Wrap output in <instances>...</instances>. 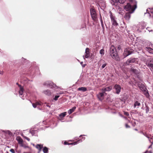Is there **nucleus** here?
I'll use <instances>...</instances> for the list:
<instances>
[{
	"label": "nucleus",
	"mask_w": 153,
	"mask_h": 153,
	"mask_svg": "<svg viewBox=\"0 0 153 153\" xmlns=\"http://www.w3.org/2000/svg\"><path fill=\"white\" fill-rule=\"evenodd\" d=\"M111 20L112 23L113 25L116 26L118 25L116 20L114 16H111Z\"/></svg>",
	"instance_id": "11"
},
{
	"label": "nucleus",
	"mask_w": 153,
	"mask_h": 153,
	"mask_svg": "<svg viewBox=\"0 0 153 153\" xmlns=\"http://www.w3.org/2000/svg\"><path fill=\"white\" fill-rule=\"evenodd\" d=\"M148 66L151 70H153V59L150 60V62L148 64Z\"/></svg>",
	"instance_id": "24"
},
{
	"label": "nucleus",
	"mask_w": 153,
	"mask_h": 153,
	"mask_svg": "<svg viewBox=\"0 0 153 153\" xmlns=\"http://www.w3.org/2000/svg\"><path fill=\"white\" fill-rule=\"evenodd\" d=\"M82 141V140L79 139V140H77L76 141H75V142H74V143H68V142H64V144L65 145H76V144L79 143L81 142Z\"/></svg>",
	"instance_id": "10"
},
{
	"label": "nucleus",
	"mask_w": 153,
	"mask_h": 153,
	"mask_svg": "<svg viewBox=\"0 0 153 153\" xmlns=\"http://www.w3.org/2000/svg\"><path fill=\"white\" fill-rule=\"evenodd\" d=\"M10 151L11 153H16V152L15 151V150L13 149H10Z\"/></svg>",
	"instance_id": "37"
},
{
	"label": "nucleus",
	"mask_w": 153,
	"mask_h": 153,
	"mask_svg": "<svg viewBox=\"0 0 153 153\" xmlns=\"http://www.w3.org/2000/svg\"><path fill=\"white\" fill-rule=\"evenodd\" d=\"M145 49L149 53L153 54V49L149 47H145Z\"/></svg>",
	"instance_id": "22"
},
{
	"label": "nucleus",
	"mask_w": 153,
	"mask_h": 153,
	"mask_svg": "<svg viewBox=\"0 0 153 153\" xmlns=\"http://www.w3.org/2000/svg\"><path fill=\"white\" fill-rule=\"evenodd\" d=\"M16 140L18 142L19 144H23V140L20 137H17L16 138Z\"/></svg>",
	"instance_id": "25"
},
{
	"label": "nucleus",
	"mask_w": 153,
	"mask_h": 153,
	"mask_svg": "<svg viewBox=\"0 0 153 153\" xmlns=\"http://www.w3.org/2000/svg\"><path fill=\"white\" fill-rule=\"evenodd\" d=\"M124 114L127 116H128L129 115V114L128 112H124Z\"/></svg>",
	"instance_id": "41"
},
{
	"label": "nucleus",
	"mask_w": 153,
	"mask_h": 153,
	"mask_svg": "<svg viewBox=\"0 0 153 153\" xmlns=\"http://www.w3.org/2000/svg\"><path fill=\"white\" fill-rule=\"evenodd\" d=\"M138 62V59L137 58H131L127 60L126 62V64L127 65H129L130 63H137Z\"/></svg>",
	"instance_id": "6"
},
{
	"label": "nucleus",
	"mask_w": 153,
	"mask_h": 153,
	"mask_svg": "<svg viewBox=\"0 0 153 153\" xmlns=\"http://www.w3.org/2000/svg\"><path fill=\"white\" fill-rule=\"evenodd\" d=\"M144 135L146 136V137H147L149 139V141L150 142H151V139H152V138H150V137H149V135H147L146 134H144Z\"/></svg>",
	"instance_id": "35"
},
{
	"label": "nucleus",
	"mask_w": 153,
	"mask_h": 153,
	"mask_svg": "<svg viewBox=\"0 0 153 153\" xmlns=\"http://www.w3.org/2000/svg\"><path fill=\"white\" fill-rule=\"evenodd\" d=\"M119 10H121V8H119Z\"/></svg>",
	"instance_id": "50"
},
{
	"label": "nucleus",
	"mask_w": 153,
	"mask_h": 153,
	"mask_svg": "<svg viewBox=\"0 0 153 153\" xmlns=\"http://www.w3.org/2000/svg\"><path fill=\"white\" fill-rule=\"evenodd\" d=\"M76 108V107H73L71 109H69L68 111V113L70 114L73 112Z\"/></svg>",
	"instance_id": "28"
},
{
	"label": "nucleus",
	"mask_w": 153,
	"mask_h": 153,
	"mask_svg": "<svg viewBox=\"0 0 153 153\" xmlns=\"http://www.w3.org/2000/svg\"><path fill=\"white\" fill-rule=\"evenodd\" d=\"M82 139H83V140H84V139H85V137H82Z\"/></svg>",
	"instance_id": "49"
},
{
	"label": "nucleus",
	"mask_w": 153,
	"mask_h": 153,
	"mask_svg": "<svg viewBox=\"0 0 153 153\" xmlns=\"http://www.w3.org/2000/svg\"><path fill=\"white\" fill-rule=\"evenodd\" d=\"M3 74L2 71H0V74Z\"/></svg>",
	"instance_id": "47"
},
{
	"label": "nucleus",
	"mask_w": 153,
	"mask_h": 153,
	"mask_svg": "<svg viewBox=\"0 0 153 153\" xmlns=\"http://www.w3.org/2000/svg\"><path fill=\"white\" fill-rule=\"evenodd\" d=\"M53 84V82L50 81H47L44 83V85L49 87H51Z\"/></svg>",
	"instance_id": "15"
},
{
	"label": "nucleus",
	"mask_w": 153,
	"mask_h": 153,
	"mask_svg": "<svg viewBox=\"0 0 153 153\" xmlns=\"http://www.w3.org/2000/svg\"><path fill=\"white\" fill-rule=\"evenodd\" d=\"M126 0H119V1L120 4H123L126 1Z\"/></svg>",
	"instance_id": "34"
},
{
	"label": "nucleus",
	"mask_w": 153,
	"mask_h": 153,
	"mask_svg": "<svg viewBox=\"0 0 153 153\" xmlns=\"http://www.w3.org/2000/svg\"><path fill=\"white\" fill-rule=\"evenodd\" d=\"M42 150L44 153H48V149L46 147H44L43 148Z\"/></svg>",
	"instance_id": "29"
},
{
	"label": "nucleus",
	"mask_w": 153,
	"mask_h": 153,
	"mask_svg": "<svg viewBox=\"0 0 153 153\" xmlns=\"http://www.w3.org/2000/svg\"><path fill=\"white\" fill-rule=\"evenodd\" d=\"M35 147L40 152L41 151L42 148H43V145L42 144H37L35 146Z\"/></svg>",
	"instance_id": "20"
},
{
	"label": "nucleus",
	"mask_w": 153,
	"mask_h": 153,
	"mask_svg": "<svg viewBox=\"0 0 153 153\" xmlns=\"http://www.w3.org/2000/svg\"><path fill=\"white\" fill-rule=\"evenodd\" d=\"M43 92L45 94L48 96H49L51 94V92L48 90L44 91Z\"/></svg>",
	"instance_id": "23"
},
{
	"label": "nucleus",
	"mask_w": 153,
	"mask_h": 153,
	"mask_svg": "<svg viewBox=\"0 0 153 153\" xmlns=\"http://www.w3.org/2000/svg\"><path fill=\"white\" fill-rule=\"evenodd\" d=\"M144 92V94L147 97H148L149 96V94L148 92H146H146Z\"/></svg>",
	"instance_id": "36"
},
{
	"label": "nucleus",
	"mask_w": 153,
	"mask_h": 153,
	"mask_svg": "<svg viewBox=\"0 0 153 153\" xmlns=\"http://www.w3.org/2000/svg\"><path fill=\"white\" fill-rule=\"evenodd\" d=\"M54 100H57V95H56L55 96Z\"/></svg>",
	"instance_id": "43"
},
{
	"label": "nucleus",
	"mask_w": 153,
	"mask_h": 153,
	"mask_svg": "<svg viewBox=\"0 0 153 153\" xmlns=\"http://www.w3.org/2000/svg\"><path fill=\"white\" fill-rule=\"evenodd\" d=\"M105 92H103L102 91V92L99 93L97 94V97L100 100H102L104 98V94Z\"/></svg>",
	"instance_id": "14"
},
{
	"label": "nucleus",
	"mask_w": 153,
	"mask_h": 153,
	"mask_svg": "<svg viewBox=\"0 0 153 153\" xmlns=\"http://www.w3.org/2000/svg\"><path fill=\"white\" fill-rule=\"evenodd\" d=\"M85 56H83V57L84 59H85V58H88L90 56V53L89 51V49L88 48H86L85 49Z\"/></svg>",
	"instance_id": "13"
},
{
	"label": "nucleus",
	"mask_w": 153,
	"mask_h": 153,
	"mask_svg": "<svg viewBox=\"0 0 153 153\" xmlns=\"http://www.w3.org/2000/svg\"><path fill=\"white\" fill-rule=\"evenodd\" d=\"M131 71L132 73H133L135 74H137L139 73V72L138 70L133 68H131Z\"/></svg>",
	"instance_id": "27"
},
{
	"label": "nucleus",
	"mask_w": 153,
	"mask_h": 153,
	"mask_svg": "<svg viewBox=\"0 0 153 153\" xmlns=\"http://www.w3.org/2000/svg\"><path fill=\"white\" fill-rule=\"evenodd\" d=\"M100 53L102 56L104 54V51L103 49H101L100 51Z\"/></svg>",
	"instance_id": "32"
},
{
	"label": "nucleus",
	"mask_w": 153,
	"mask_h": 153,
	"mask_svg": "<svg viewBox=\"0 0 153 153\" xmlns=\"http://www.w3.org/2000/svg\"><path fill=\"white\" fill-rule=\"evenodd\" d=\"M22 82H24V84H26L29 83V82H32V80H30L28 79L26 77H25L22 79Z\"/></svg>",
	"instance_id": "21"
},
{
	"label": "nucleus",
	"mask_w": 153,
	"mask_h": 153,
	"mask_svg": "<svg viewBox=\"0 0 153 153\" xmlns=\"http://www.w3.org/2000/svg\"><path fill=\"white\" fill-rule=\"evenodd\" d=\"M146 29L148 30L150 32V31H152V30H150V28L149 27H147V28H146Z\"/></svg>",
	"instance_id": "44"
},
{
	"label": "nucleus",
	"mask_w": 153,
	"mask_h": 153,
	"mask_svg": "<svg viewBox=\"0 0 153 153\" xmlns=\"http://www.w3.org/2000/svg\"><path fill=\"white\" fill-rule=\"evenodd\" d=\"M97 4L102 9L105 7V2L104 0H94Z\"/></svg>",
	"instance_id": "3"
},
{
	"label": "nucleus",
	"mask_w": 153,
	"mask_h": 153,
	"mask_svg": "<svg viewBox=\"0 0 153 153\" xmlns=\"http://www.w3.org/2000/svg\"><path fill=\"white\" fill-rule=\"evenodd\" d=\"M30 133L31 134L32 136H36L38 132V130L36 128L31 129L30 131Z\"/></svg>",
	"instance_id": "8"
},
{
	"label": "nucleus",
	"mask_w": 153,
	"mask_h": 153,
	"mask_svg": "<svg viewBox=\"0 0 153 153\" xmlns=\"http://www.w3.org/2000/svg\"><path fill=\"white\" fill-rule=\"evenodd\" d=\"M140 105V103L139 102H138L137 101H136L134 103V108H136L137 106H139Z\"/></svg>",
	"instance_id": "31"
},
{
	"label": "nucleus",
	"mask_w": 153,
	"mask_h": 153,
	"mask_svg": "<svg viewBox=\"0 0 153 153\" xmlns=\"http://www.w3.org/2000/svg\"><path fill=\"white\" fill-rule=\"evenodd\" d=\"M107 64V63L105 62H104L103 63V64L102 65V67H101V68H102V69L103 68H104L105 67V66Z\"/></svg>",
	"instance_id": "33"
},
{
	"label": "nucleus",
	"mask_w": 153,
	"mask_h": 153,
	"mask_svg": "<svg viewBox=\"0 0 153 153\" xmlns=\"http://www.w3.org/2000/svg\"><path fill=\"white\" fill-rule=\"evenodd\" d=\"M87 90V88L85 87H81L78 89V90L82 91L83 92H85Z\"/></svg>",
	"instance_id": "26"
},
{
	"label": "nucleus",
	"mask_w": 153,
	"mask_h": 153,
	"mask_svg": "<svg viewBox=\"0 0 153 153\" xmlns=\"http://www.w3.org/2000/svg\"><path fill=\"white\" fill-rule=\"evenodd\" d=\"M130 14L129 13H126L125 18L126 19H129L130 17Z\"/></svg>",
	"instance_id": "30"
},
{
	"label": "nucleus",
	"mask_w": 153,
	"mask_h": 153,
	"mask_svg": "<svg viewBox=\"0 0 153 153\" xmlns=\"http://www.w3.org/2000/svg\"><path fill=\"white\" fill-rule=\"evenodd\" d=\"M132 52H133L132 51H130L128 49L125 50L124 53V55L125 57H126L131 54Z\"/></svg>",
	"instance_id": "12"
},
{
	"label": "nucleus",
	"mask_w": 153,
	"mask_h": 153,
	"mask_svg": "<svg viewBox=\"0 0 153 153\" xmlns=\"http://www.w3.org/2000/svg\"><path fill=\"white\" fill-rule=\"evenodd\" d=\"M130 3H128L124 7L126 11H128L130 13H132L137 8V2L135 0H129Z\"/></svg>",
	"instance_id": "1"
},
{
	"label": "nucleus",
	"mask_w": 153,
	"mask_h": 153,
	"mask_svg": "<svg viewBox=\"0 0 153 153\" xmlns=\"http://www.w3.org/2000/svg\"><path fill=\"white\" fill-rule=\"evenodd\" d=\"M36 105L37 106V105H39V106H42L41 108H38V109L39 110H42L44 109V108H45V107H44L45 106H47L49 108H50L51 106L48 105V104L46 103L45 102L44 103V104L45 105H44L43 106H42V105H43V103L42 102L40 101H36Z\"/></svg>",
	"instance_id": "4"
},
{
	"label": "nucleus",
	"mask_w": 153,
	"mask_h": 153,
	"mask_svg": "<svg viewBox=\"0 0 153 153\" xmlns=\"http://www.w3.org/2000/svg\"><path fill=\"white\" fill-rule=\"evenodd\" d=\"M24 137L25 139H26L28 141H30V139L28 138V137H26V136H24Z\"/></svg>",
	"instance_id": "40"
},
{
	"label": "nucleus",
	"mask_w": 153,
	"mask_h": 153,
	"mask_svg": "<svg viewBox=\"0 0 153 153\" xmlns=\"http://www.w3.org/2000/svg\"><path fill=\"white\" fill-rule=\"evenodd\" d=\"M152 9H153V8H152V9H151V10H152Z\"/></svg>",
	"instance_id": "52"
},
{
	"label": "nucleus",
	"mask_w": 153,
	"mask_h": 153,
	"mask_svg": "<svg viewBox=\"0 0 153 153\" xmlns=\"http://www.w3.org/2000/svg\"><path fill=\"white\" fill-rule=\"evenodd\" d=\"M22 60H25V61H27V60H26V59H25L24 58H22Z\"/></svg>",
	"instance_id": "48"
},
{
	"label": "nucleus",
	"mask_w": 153,
	"mask_h": 153,
	"mask_svg": "<svg viewBox=\"0 0 153 153\" xmlns=\"http://www.w3.org/2000/svg\"><path fill=\"white\" fill-rule=\"evenodd\" d=\"M59 96H58V98H59Z\"/></svg>",
	"instance_id": "53"
},
{
	"label": "nucleus",
	"mask_w": 153,
	"mask_h": 153,
	"mask_svg": "<svg viewBox=\"0 0 153 153\" xmlns=\"http://www.w3.org/2000/svg\"><path fill=\"white\" fill-rule=\"evenodd\" d=\"M153 144V142H152V144L150 146H149V148H152V145Z\"/></svg>",
	"instance_id": "46"
},
{
	"label": "nucleus",
	"mask_w": 153,
	"mask_h": 153,
	"mask_svg": "<svg viewBox=\"0 0 153 153\" xmlns=\"http://www.w3.org/2000/svg\"><path fill=\"white\" fill-rule=\"evenodd\" d=\"M67 112H64L61 113L59 115V117H58V119L60 120H62L63 119V118L66 115Z\"/></svg>",
	"instance_id": "18"
},
{
	"label": "nucleus",
	"mask_w": 153,
	"mask_h": 153,
	"mask_svg": "<svg viewBox=\"0 0 153 153\" xmlns=\"http://www.w3.org/2000/svg\"><path fill=\"white\" fill-rule=\"evenodd\" d=\"M146 24L144 22L141 23L138 25V27L140 30H142L144 29L146 27Z\"/></svg>",
	"instance_id": "17"
},
{
	"label": "nucleus",
	"mask_w": 153,
	"mask_h": 153,
	"mask_svg": "<svg viewBox=\"0 0 153 153\" xmlns=\"http://www.w3.org/2000/svg\"><path fill=\"white\" fill-rule=\"evenodd\" d=\"M110 53L112 58L116 60H118V56L116 50L114 46L112 45L110 49Z\"/></svg>",
	"instance_id": "2"
},
{
	"label": "nucleus",
	"mask_w": 153,
	"mask_h": 153,
	"mask_svg": "<svg viewBox=\"0 0 153 153\" xmlns=\"http://www.w3.org/2000/svg\"><path fill=\"white\" fill-rule=\"evenodd\" d=\"M126 128H129L130 127L127 124H126Z\"/></svg>",
	"instance_id": "45"
},
{
	"label": "nucleus",
	"mask_w": 153,
	"mask_h": 153,
	"mask_svg": "<svg viewBox=\"0 0 153 153\" xmlns=\"http://www.w3.org/2000/svg\"><path fill=\"white\" fill-rule=\"evenodd\" d=\"M80 64L83 67H84L85 66V64H83V62H80Z\"/></svg>",
	"instance_id": "39"
},
{
	"label": "nucleus",
	"mask_w": 153,
	"mask_h": 153,
	"mask_svg": "<svg viewBox=\"0 0 153 153\" xmlns=\"http://www.w3.org/2000/svg\"><path fill=\"white\" fill-rule=\"evenodd\" d=\"M112 89V87L110 86L106 87L102 89V91L103 92H105L106 91H109L111 90Z\"/></svg>",
	"instance_id": "19"
},
{
	"label": "nucleus",
	"mask_w": 153,
	"mask_h": 153,
	"mask_svg": "<svg viewBox=\"0 0 153 153\" xmlns=\"http://www.w3.org/2000/svg\"><path fill=\"white\" fill-rule=\"evenodd\" d=\"M90 13L92 19L94 21H96L97 19V17L96 12L94 8H91L90 9Z\"/></svg>",
	"instance_id": "5"
},
{
	"label": "nucleus",
	"mask_w": 153,
	"mask_h": 153,
	"mask_svg": "<svg viewBox=\"0 0 153 153\" xmlns=\"http://www.w3.org/2000/svg\"><path fill=\"white\" fill-rule=\"evenodd\" d=\"M33 106L34 108H36V107L37 105L36 104V102L35 103H32Z\"/></svg>",
	"instance_id": "38"
},
{
	"label": "nucleus",
	"mask_w": 153,
	"mask_h": 153,
	"mask_svg": "<svg viewBox=\"0 0 153 153\" xmlns=\"http://www.w3.org/2000/svg\"><path fill=\"white\" fill-rule=\"evenodd\" d=\"M137 85L138 87L143 92H146V90H147V89L143 84L139 83H138Z\"/></svg>",
	"instance_id": "9"
},
{
	"label": "nucleus",
	"mask_w": 153,
	"mask_h": 153,
	"mask_svg": "<svg viewBox=\"0 0 153 153\" xmlns=\"http://www.w3.org/2000/svg\"><path fill=\"white\" fill-rule=\"evenodd\" d=\"M114 88L116 91L117 94H119L120 92V86L119 85H116L114 86Z\"/></svg>",
	"instance_id": "16"
},
{
	"label": "nucleus",
	"mask_w": 153,
	"mask_h": 153,
	"mask_svg": "<svg viewBox=\"0 0 153 153\" xmlns=\"http://www.w3.org/2000/svg\"><path fill=\"white\" fill-rule=\"evenodd\" d=\"M16 84L18 85L19 87V94L20 96V97L22 98L24 100V98H23L22 96L23 94V92H24V88L22 86L20 85H19L18 84V83H16Z\"/></svg>",
	"instance_id": "7"
},
{
	"label": "nucleus",
	"mask_w": 153,
	"mask_h": 153,
	"mask_svg": "<svg viewBox=\"0 0 153 153\" xmlns=\"http://www.w3.org/2000/svg\"><path fill=\"white\" fill-rule=\"evenodd\" d=\"M124 118H125V119H126V118L125 117H123Z\"/></svg>",
	"instance_id": "51"
},
{
	"label": "nucleus",
	"mask_w": 153,
	"mask_h": 153,
	"mask_svg": "<svg viewBox=\"0 0 153 153\" xmlns=\"http://www.w3.org/2000/svg\"><path fill=\"white\" fill-rule=\"evenodd\" d=\"M113 2L115 3H117L118 2L119 0H111Z\"/></svg>",
	"instance_id": "42"
}]
</instances>
